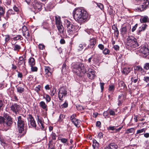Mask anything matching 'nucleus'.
Wrapping results in <instances>:
<instances>
[{
  "mask_svg": "<svg viewBox=\"0 0 149 149\" xmlns=\"http://www.w3.org/2000/svg\"><path fill=\"white\" fill-rule=\"evenodd\" d=\"M123 95L121 94L120 95H119L118 97V106L121 104L122 103V96Z\"/></svg>",
  "mask_w": 149,
  "mask_h": 149,
  "instance_id": "40",
  "label": "nucleus"
},
{
  "mask_svg": "<svg viewBox=\"0 0 149 149\" xmlns=\"http://www.w3.org/2000/svg\"><path fill=\"white\" fill-rule=\"evenodd\" d=\"M43 97L46 100L47 102H49L51 100L50 96L47 94H44L43 95Z\"/></svg>",
  "mask_w": 149,
  "mask_h": 149,
  "instance_id": "31",
  "label": "nucleus"
},
{
  "mask_svg": "<svg viewBox=\"0 0 149 149\" xmlns=\"http://www.w3.org/2000/svg\"><path fill=\"white\" fill-rule=\"evenodd\" d=\"M10 108L11 110L14 112L16 113L19 109V106L16 104H12Z\"/></svg>",
  "mask_w": 149,
  "mask_h": 149,
  "instance_id": "14",
  "label": "nucleus"
},
{
  "mask_svg": "<svg viewBox=\"0 0 149 149\" xmlns=\"http://www.w3.org/2000/svg\"><path fill=\"white\" fill-rule=\"evenodd\" d=\"M118 86L120 87L121 89H123L126 85L124 82L122 81H120L118 83Z\"/></svg>",
  "mask_w": 149,
  "mask_h": 149,
  "instance_id": "34",
  "label": "nucleus"
},
{
  "mask_svg": "<svg viewBox=\"0 0 149 149\" xmlns=\"http://www.w3.org/2000/svg\"><path fill=\"white\" fill-rule=\"evenodd\" d=\"M134 128H131L126 130L125 134H129L130 133H134Z\"/></svg>",
  "mask_w": 149,
  "mask_h": 149,
  "instance_id": "37",
  "label": "nucleus"
},
{
  "mask_svg": "<svg viewBox=\"0 0 149 149\" xmlns=\"http://www.w3.org/2000/svg\"><path fill=\"white\" fill-rule=\"evenodd\" d=\"M39 47L40 49L43 50L45 49V45L42 44H40L39 45Z\"/></svg>",
  "mask_w": 149,
  "mask_h": 149,
  "instance_id": "58",
  "label": "nucleus"
},
{
  "mask_svg": "<svg viewBox=\"0 0 149 149\" xmlns=\"http://www.w3.org/2000/svg\"><path fill=\"white\" fill-rule=\"evenodd\" d=\"M56 89L55 88H53L52 91H51V95L52 96H53L55 94L56 91Z\"/></svg>",
  "mask_w": 149,
  "mask_h": 149,
  "instance_id": "49",
  "label": "nucleus"
},
{
  "mask_svg": "<svg viewBox=\"0 0 149 149\" xmlns=\"http://www.w3.org/2000/svg\"><path fill=\"white\" fill-rule=\"evenodd\" d=\"M3 115V117L0 116V127L3 130L7 131L12 126L13 119L6 113H4Z\"/></svg>",
  "mask_w": 149,
  "mask_h": 149,
  "instance_id": "2",
  "label": "nucleus"
},
{
  "mask_svg": "<svg viewBox=\"0 0 149 149\" xmlns=\"http://www.w3.org/2000/svg\"><path fill=\"white\" fill-rule=\"evenodd\" d=\"M17 91L18 93H21L24 91V89L22 87L18 86L17 87Z\"/></svg>",
  "mask_w": 149,
  "mask_h": 149,
  "instance_id": "38",
  "label": "nucleus"
},
{
  "mask_svg": "<svg viewBox=\"0 0 149 149\" xmlns=\"http://www.w3.org/2000/svg\"><path fill=\"white\" fill-rule=\"evenodd\" d=\"M98 47L101 50H103L104 48V45L102 44H100L98 45Z\"/></svg>",
  "mask_w": 149,
  "mask_h": 149,
  "instance_id": "63",
  "label": "nucleus"
},
{
  "mask_svg": "<svg viewBox=\"0 0 149 149\" xmlns=\"http://www.w3.org/2000/svg\"><path fill=\"white\" fill-rule=\"evenodd\" d=\"M23 63L25 65V62L24 60L23 57L22 56H20L19 58L18 64L19 65H20Z\"/></svg>",
  "mask_w": 149,
  "mask_h": 149,
  "instance_id": "30",
  "label": "nucleus"
},
{
  "mask_svg": "<svg viewBox=\"0 0 149 149\" xmlns=\"http://www.w3.org/2000/svg\"><path fill=\"white\" fill-rule=\"evenodd\" d=\"M15 14V12L12 9H10L6 13V17L8 18L9 17V15H14Z\"/></svg>",
  "mask_w": 149,
  "mask_h": 149,
  "instance_id": "32",
  "label": "nucleus"
},
{
  "mask_svg": "<svg viewBox=\"0 0 149 149\" xmlns=\"http://www.w3.org/2000/svg\"><path fill=\"white\" fill-rule=\"evenodd\" d=\"M40 106L42 109H45L47 107V105L44 101H41L39 103Z\"/></svg>",
  "mask_w": 149,
  "mask_h": 149,
  "instance_id": "36",
  "label": "nucleus"
},
{
  "mask_svg": "<svg viewBox=\"0 0 149 149\" xmlns=\"http://www.w3.org/2000/svg\"><path fill=\"white\" fill-rule=\"evenodd\" d=\"M143 68L146 70H149V63H146L144 65Z\"/></svg>",
  "mask_w": 149,
  "mask_h": 149,
  "instance_id": "45",
  "label": "nucleus"
},
{
  "mask_svg": "<svg viewBox=\"0 0 149 149\" xmlns=\"http://www.w3.org/2000/svg\"><path fill=\"white\" fill-rule=\"evenodd\" d=\"M61 141L64 143V145H68V141L67 139L65 138H61L60 139Z\"/></svg>",
  "mask_w": 149,
  "mask_h": 149,
  "instance_id": "42",
  "label": "nucleus"
},
{
  "mask_svg": "<svg viewBox=\"0 0 149 149\" xmlns=\"http://www.w3.org/2000/svg\"><path fill=\"white\" fill-rule=\"evenodd\" d=\"M126 45L127 48L131 50L134 49L139 46L136 39L132 36H129L128 37Z\"/></svg>",
  "mask_w": 149,
  "mask_h": 149,
  "instance_id": "4",
  "label": "nucleus"
},
{
  "mask_svg": "<svg viewBox=\"0 0 149 149\" xmlns=\"http://www.w3.org/2000/svg\"><path fill=\"white\" fill-rule=\"evenodd\" d=\"M13 48L14 50L15 51H19L21 49V47L20 45L17 44H14L13 45Z\"/></svg>",
  "mask_w": 149,
  "mask_h": 149,
  "instance_id": "22",
  "label": "nucleus"
},
{
  "mask_svg": "<svg viewBox=\"0 0 149 149\" xmlns=\"http://www.w3.org/2000/svg\"><path fill=\"white\" fill-rule=\"evenodd\" d=\"M28 120L30 123L31 125L33 127L36 128V123L35 121L34 120L32 116L31 115H29L28 117Z\"/></svg>",
  "mask_w": 149,
  "mask_h": 149,
  "instance_id": "15",
  "label": "nucleus"
},
{
  "mask_svg": "<svg viewBox=\"0 0 149 149\" xmlns=\"http://www.w3.org/2000/svg\"><path fill=\"white\" fill-rule=\"evenodd\" d=\"M72 122L76 127H78L79 126V124L80 123V121L79 120L76 118L72 121Z\"/></svg>",
  "mask_w": 149,
  "mask_h": 149,
  "instance_id": "33",
  "label": "nucleus"
},
{
  "mask_svg": "<svg viewBox=\"0 0 149 149\" xmlns=\"http://www.w3.org/2000/svg\"><path fill=\"white\" fill-rule=\"evenodd\" d=\"M72 69L73 72L79 77H81L83 74L86 73L84 65L82 63L73 64Z\"/></svg>",
  "mask_w": 149,
  "mask_h": 149,
  "instance_id": "3",
  "label": "nucleus"
},
{
  "mask_svg": "<svg viewBox=\"0 0 149 149\" xmlns=\"http://www.w3.org/2000/svg\"><path fill=\"white\" fill-rule=\"evenodd\" d=\"M0 141L1 142V143L2 145L6 144V142L3 139L0 138Z\"/></svg>",
  "mask_w": 149,
  "mask_h": 149,
  "instance_id": "60",
  "label": "nucleus"
},
{
  "mask_svg": "<svg viewBox=\"0 0 149 149\" xmlns=\"http://www.w3.org/2000/svg\"><path fill=\"white\" fill-rule=\"evenodd\" d=\"M138 4L140 5L137 7V10L139 11H142L144 10L148 7L149 2L145 0H136Z\"/></svg>",
  "mask_w": 149,
  "mask_h": 149,
  "instance_id": "6",
  "label": "nucleus"
},
{
  "mask_svg": "<svg viewBox=\"0 0 149 149\" xmlns=\"http://www.w3.org/2000/svg\"><path fill=\"white\" fill-rule=\"evenodd\" d=\"M143 80L146 82L149 83V77H144Z\"/></svg>",
  "mask_w": 149,
  "mask_h": 149,
  "instance_id": "55",
  "label": "nucleus"
},
{
  "mask_svg": "<svg viewBox=\"0 0 149 149\" xmlns=\"http://www.w3.org/2000/svg\"><path fill=\"white\" fill-rule=\"evenodd\" d=\"M31 70L32 72H36L38 70V68L36 66H31Z\"/></svg>",
  "mask_w": 149,
  "mask_h": 149,
  "instance_id": "52",
  "label": "nucleus"
},
{
  "mask_svg": "<svg viewBox=\"0 0 149 149\" xmlns=\"http://www.w3.org/2000/svg\"><path fill=\"white\" fill-rule=\"evenodd\" d=\"M146 130V129L145 128H142L141 129L138 130L137 131L136 134H138L139 133H143V132H145Z\"/></svg>",
  "mask_w": 149,
  "mask_h": 149,
  "instance_id": "44",
  "label": "nucleus"
},
{
  "mask_svg": "<svg viewBox=\"0 0 149 149\" xmlns=\"http://www.w3.org/2000/svg\"><path fill=\"white\" fill-rule=\"evenodd\" d=\"M73 15L75 20L80 24L86 21L88 17L87 12L82 8H75L73 11Z\"/></svg>",
  "mask_w": 149,
  "mask_h": 149,
  "instance_id": "1",
  "label": "nucleus"
},
{
  "mask_svg": "<svg viewBox=\"0 0 149 149\" xmlns=\"http://www.w3.org/2000/svg\"><path fill=\"white\" fill-rule=\"evenodd\" d=\"M24 116H19L17 117V126L18 130L20 133H22L24 130L25 121Z\"/></svg>",
  "mask_w": 149,
  "mask_h": 149,
  "instance_id": "5",
  "label": "nucleus"
},
{
  "mask_svg": "<svg viewBox=\"0 0 149 149\" xmlns=\"http://www.w3.org/2000/svg\"><path fill=\"white\" fill-rule=\"evenodd\" d=\"M97 6L100 8L101 10H102L104 9V6L101 3H96Z\"/></svg>",
  "mask_w": 149,
  "mask_h": 149,
  "instance_id": "50",
  "label": "nucleus"
},
{
  "mask_svg": "<svg viewBox=\"0 0 149 149\" xmlns=\"http://www.w3.org/2000/svg\"><path fill=\"white\" fill-rule=\"evenodd\" d=\"M29 63L31 66H33L35 64V62L34 58L31 57L29 60Z\"/></svg>",
  "mask_w": 149,
  "mask_h": 149,
  "instance_id": "25",
  "label": "nucleus"
},
{
  "mask_svg": "<svg viewBox=\"0 0 149 149\" xmlns=\"http://www.w3.org/2000/svg\"><path fill=\"white\" fill-rule=\"evenodd\" d=\"M92 59H93L92 61H93V63H96L97 62V60H96L95 59V57L93 55H92L90 58H89V59H88V62L90 64H92V63L91 61Z\"/></svg>",
  "mask_w": 149,
  "mask_h": 149,
  "instance_id": "26",
  "label": "nucleus"
},
{
  "mask_svg": "<svg viewBox=\"0 0 149 149\" xmlns=\"http://www.w3.org/2000/svg\"><path fill=\"white\" fill-rule=\"evenodd\" d=\"M147 26V25L146 24H143L141 27H139L138 30V33H139L142 31H144Z\"/></svg>",
  "mask_w": 149,
  "mask_h": 149,
  "instance_id": "27",
  "label": "nucleus"
},
{
  "mask_svg": "<svg viewBox=\"0 0 149 149\" xmlns=\"http://www.w3.org/2000/svg\"><path fill=\"white\" fill-rule=\"evenodd\" d=\"M64 25L67 28V31L69 34H72L74 32V26L71 23L70 21L67 19L65 20Z\"/></svg>",
  "mask_w": 149,
  "mask_h": 149,
  "instance_id": "8",
  "label": "nucleus"
},
{
  "mask_svg": "<svg viewBox=\"0 0 149 149\" xmlns=\"http://www.w3.org/2000/svg\"><path fill=\"white\" fill-rule=\"evenodd\" d=\"M118 146L115 143H112L104 148V149H118Z\"/></svg>",
  "mask_w": 149,
  "mask_h": 149,
  "instance_id": "13",
  "label": "nucleus"
},
{
  "mask_svg": "<svg viewBox=\"0 0 149 149\" xmlns=\"http://www.w3.org/2000/svg\"><path fill=\"white\" fill-rule=\"evenodd\" d=\"M110 52L109 50L107 48H105L103 51V53L105 55L109 54Z\"/></svg>",
  "mask_w": 149,
  "mask_h": 149,
  "instance_id": "47",
  "label": "nucleus"
},
{
  "mask_svg": "<svg viewBox=\"0 0 149 149\" xmlns=\"http://www.w3.org/2000/svg\"><path fill=\"white\" fill-rule=\"evenodd\" d=\"M138 51L144 57H146L149 54V49L147 46H146L141 47Z\"/></svg>",
  "mask_w": 149,
  "mask_h": 149,
  "instance_id": "10",
  "label": "nucleus"
},
{
  "mask_svg": "<svg viewBox=\"0 0 149 149\" xmlns=\"http://www.w3.org/2000/svg\"><path fill=\"white\" fill-rule=\"evenodd\" d=\"M13 9L15 11L17 12H18L19 11V8L16 6H14L13 7Z\"/></svg>",
  "mask_w": 149,
  "mask_h": 149,
  "instance_id": "64",
  "label": "nucleus"
},
{
  "mask_svg": "<svg viewBox=\"0 0 149 149\" xmlns=\"http://www.w3.org/2000/svg\"><path fill=\"white\" fill-rule=\"evenodd\" d=\"M112 29L114 30V33L115 35L117 38L119 35V31L116 25H113L112 26Z\"/></svg>",
  "mask_w": 149,
  "mask_h": 149,
  "instance_id": "19",
  "label": "nucleus"
},
{
  "mask_svg": "<svg viewBox=\"0 0 149 149\" xmlns=\"http://www.w3.org/2000/svg\"><path fill=\"white\" fill-rule=\"evenodd\" d=\"M95 72L94 70L93 69L91 68L88 69L87 75L89 79H92L94 78L95 76Z\"/></svg>",
  "mask_w": 149,
  "mask_h": 149,
  "instance_id": "12",
  "label": "nucleus"
},
{
  "mask_svg": "<svg viewBox=\"0 0 149 149\" xmlns=\"http://www.w3.org/2000/svg\"><path fill=\"white\" fill-rule=\"evenodd\" d=\"M127 32V26H122L121 29L120 33L122 35H124L126 34Z\"/></svg>",
  "mask_w": 149,
  "mask_h": 149,
  "instance_id": "23",
  "label": "nucleus"
},
{
  "mask_svg": "<svg viewBox=\"0 0 149 149\" xmlns=\"http://www.w3.org/2000/svg\"><path fill=\"white\" fill-rule=\"evenodd\" d=\"M96 43V39L95 38L91 39L90 40V44L88 47L90 48H93Z\"/></svg>",
  "mask_w": 149,
  "mask_h": 149,
  "instance_id": "17",
  "label": "nucleus"
},
{
  "mask_svg": "<svg viewBox=\"0 0 149 149\" xmlns=\"http://www.w3.org/2000/svg\"><path fill=\"white\" fill-rule=\"evenodd\" d=\"M113 48L115 50L118 51L119 49V47L117 45H114L113 47Z\"/></svg>",
  "mask_w": 149,
  "mask_h": 149,
  "instance_id": "61",
  "label": "nucleus"
},
{
  "mask_svg": "<svg viewBox=\"0 0 149 149\" xmlns=\"http://www.w3.org/2000/svg\"><path fill=\"white\" fill-rule=\"evenodd\" d=\"M55 22L56 26L58 31V32L61 34H64V29L62 24L60 17L55 16Z\"/></svg>",
  "mask_w": 149,
  "mask_h": 149,
  "instance_id": "7",
  "label": "nucleus"
},
{
  "mask_svg": "<svg viewBox=\"0 0 149 149\" xmlns=\"http://www.w3.org/2000/svg\"><path fill=\"white\" fill-rule=\"evenodd\" d=\"M31 5L33 6L35 11L38 12L41 10L42 7L44 4L36 0H34L32 3Z\"/></svg>",
  "mask_w": 149,
  "mask_h": 149,
  "instance_id": "9",
  "label": "nucleus"
},
{
  "mask_svg": "<svg viewBox=\"0 0 149 149\" xmlns=\"http://www.w3.org/2000/svg\"><path fill=\"white\" fill-rule=\"evenodd\" d=\"M134 70L136 71H139L141 73L144 72L143 69L140 65L136 66L134 67Z\"/></svg>",
  "mask_w": 149,
  "mask_h": 149,
  "instance_id": "21",
  "label": "nucleus"
},
{
  "mask_svg": "<svg viewBox=\"0 0 149 149\" xmlns=\"http://www.w3.org/2000/svg\"><path fill=\"white\" fill-rule=\"evenodd\" d=\"M76 116V114H74L72 116H71L70 117V120L72 121L74 119H75L76 118H75V117Z\"/></svg>",
  "mask_w": 149,
  "mask_h": 149,
  "instance_id": "56",
  "label": "nucleus"
},
{
  "mask_svg": "<svg viewBox=\"0 0 149 149\" xmlns=\"http://www.w3.org/2000/svg\"><path fill=\"white\" fill-rule=\"evenodd\" d=\"M22 33H23V32L26 31L28 30L26 26H22Z\"/></svg>",
  "mask_w": 149,
  "mask_h": 149,
  "instance_id": "54",
  "label": "nucleus"
},
{
  "mask_svg": "<svg viewBox=\"0 0 149 149\" xmlns=\"http://www.w3.org/2000/svg\"><path fill=\"white\" fill-rule=\"evenodd\" d=\"M66 65L65 63H64L62 65L61 71L62 72L64 73L66 71Z\"/></svg>",
  "mask_w": 149,
  "mask_h": 149,
  "instance_id": "43",
  "label": "nucleus"
},
{
  "mask_svg": "<svg viewBox=\"0 0 149 149\" xmlns=\"http://www.w3.org/2000/svg\"><path fill=\"white\" fill-rule=\"evenodd\" d=\"M16 72L18 73L17 77H18L22 78V73L20 72L17 70Z\"/></svg>",
  "mask_w": 149,
  "mask_h": 149,
  "instance_id": "59",
  "label": "nucleus"
},
{
  "mask_svg": "<svg viewBox=\"0 0 149 149\" xmlns=\"http://www.w3.org/2000/svg\"><path fill=\"white\" fill-rule=\"evenodd\" d=\"M93 148L95 149L97 148L99 146V143L95 139H93Z\"/></svg>",
  "mask_w": 149,
  "mask_h": 149,
  "instance_id": "29",
  "label": "nucleus"
},
{
  "mask_svg": "<svg viewBox=\"0 0 149 149\" xmlns=\"http://www.w3.org/2000/svg\"><path fill=\"white\" fill-rule=\"evenodd\" d=\"M116 127L114 126H109V127H107V129L108 130H115Z\"/></svg>",
  "mask_w": 149,
  "mask_h": 149,
  "instance_id": "57",
  "label": "nucleus"
},
{
  "mask_svg": "<svg viewBox=\"0 0 149 149\" xmlns=\"http://www.w3.org/2000/svg\"><path fill=\"white\" fill-rule=\"evenodd\" d=\"M65 116L63 114H61L59 116V119L58 120V121L59 122H61L65 118Z\"/></svg>",
  "mask_w": 149,
  "mask_h": 149,
  "instance_id": "46",
  "label": "nucleus"
},
{
  "mask_svg": "<svg viewBox=\"0 0 149 149\" xmlns=\"http://www.w3.org/2000/svg\"><path fill=\"white\" fill-rule=\"evenodd\" d=\"M5 9L3 7H0V20H1V17L3 16L5 13Z\"/></svg>",
  "mask_w": 149,
  "mask_h": 149,
  "instance_id": "28",
  "label": "nucleus"
},
{
  "mask_svg": "<svg viewBox=\"0 0 149 149\" xmlns=\"http://www.w3.org/2000/svg\"><path fill=\"white\" fill-rule=\"evenodd\" d=\"M86 44L85 43L80 44L78 47V51H81L83 49L84 47H86Z\"/></svg>",
  "mask_w": 149,
  "mask_h": 149,
  "instance_id": "35",
  "label": "nucleus"
},
{
  "mask_svg": "<svg viewBox=\"0 0 149 149\" xmlns=\"http://www.w3.org/2000/svg\"><path fill=\"white\" fill-rule=\"evenodd\" d=\"M132 68H125L123 69L122 72L123 74H124L125 75H127L130 72Z\"/></svg>",
  "mask_w": 149,
  "mask_h": 149,
  "instance_id": "20",
  "label": "nucleus"
},
{
  "mask_svg": "<svg viewBox=\"0 0 149 149\" xmlns=\"http://www.w3.org/2000/svg\"><path fill=\"white\" fill-rule=\"evenodd\" d=\"M141 23H146L149 22V18L147 16H142L140 19Z\"/></svg>",
  "mask_w": 149,
  "mask_h": 149,
  "instance_id": "18",
  "label": "nucleus"
},
{
  "mask_svg": "<svg viewBox=\"0 0 149 149\" xmlns=\"http://www.w3.org/2000/svg\"><path fill=\"white\" fill-rule=\"evenodd\" d=\"M4 107V104L2 100H0V110L3 109Z\"/></svg>",
  "mask_w": 149,
  "mask_h": 149,
  "instance_id": "51",
  "label": "nucleus"
},
{
  "mask_svg": "<svg viewBox=\"0 0 149 149\" xmlns=\"http://www.w3.org/2000/svg\"><path fill=\"white\" fill-rule=\"evenodd\" d=\"M44 69L46 76H51L52 73L50 68L48 66H44Z\"/></svg>",
  "mask_w": 149,
  "mask_h": 149,
  "instance_id": "16",
  "label": "nucleus"
},
{
  "mask_svg": "<svg viewBox=\"0 0 149 149\" xmlns=\"http://www.w3.org/2000/svg\"><path fill=\"white\" fill-rule=\"evenodd\" d=\"M12 39L15 41L17 40H21L23 39L22 36L19 35H16L12 38Z\"/></svg>",
  "mask_w": 149,
  "mask_h": 149,
  "instance_id": "24",
  "label": "nucleus"
},
{
  "mask_svg": "<svg viewBox=\"0 0 149 149\" xmlns=\"http://www.w3.org/2000/svg\"><path fill=\"white\" fill-rule=\"evenodd\" d=\"M37 118L38 119V122L40 126V124H42V123L44 122L42 118L40 117H39L38 116H37Z\"/></svg>",
  "mask_w": 149,
  "mask_h": 149,
  "instance_id": "41",
  "label": "nucleus"
},
{
  "mask_svg": "<svg viewBox=\"0 0 149 149\" xmlns=\"http://www.w3.org/2000/svg\"><path fill=\"white\" fill-rule=\"evenodd\" d=\"M23 35L26 38H28L30 36V34L29 33V30L24 32L22 33Z\"/></svg>",
  "mask_w": 149,
  "mask_h": 149,
  "instance_id": "39",
  "label": "nucleus"
},
{
  "mask_svg": "<svg viewBox=\"0 0 149 149\" xmlns=\"http://www.w3.org/2000/svg\"><path fill=\"white\" fill-rule=\"evenodd\" d=\"M115 87L113 85H111L109 86V90L111 92H113L114 90Z\"/></svg>",
  "mask_w": 149,
  "mask_h": 149,
  "instance_id": "48",
  "label": "nucleus"
},
{
  "mask_svg": "<svg viewBox=\"0 0 149 149\" xmlns=\"http://www.w3.org/2000/svg\"><path fill=\"white\" fill-rule=\"evenodd\" d=\"M96 125L97 127H100L101 125V122L100 121H97L96 123Z\"/></svg>",
  "mask_w": 149,
  "mask_h": 149,
  "instance_id": "62",
  "label": "nucleus"
},
{
  "mask_svg": "<svg viewBox=\"0 0 149 149\" xmlns=\"http://www.w3.org/2000/svg\"><path fill=\"white\" fill-rule=\"evenodd\" d=\"M67 91L64 87L61 88L58 92V97L60 100L63 101L67 95Z\"/></svg>",
  "mask_w": 149,
  "mask_h": 149,
  "instance_id": "11",
  "label": "nucleus"
},
{
  "mask_svg": "<svg viewBox=\"0 0 149 149\" xmlns=\"http://www.w3.org/2000/svg\"><path fill=\"white\" fill-rule=\"evenodd\" d=\"M40 87L41 86L40 85H39L37 86L35 88V90L38 93V92L40 91Z\"/></svg>",
  "mask_w": 149,
  "mask_h": 149,
  "instance_id": "53",
  "label": "nucleus"
}]
</instances>
